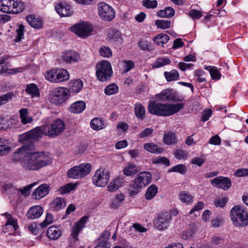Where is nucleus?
Segmentation results:
<instances>
[{
  "instance_id": "obj_1",
  "label": "nucleus",
  "mask_w": 248,
  "mask_h": 248,
  "mask_svg": "<svg viewBox=\"0 0 248 248\" xmlns=\"http://www.w3.org/2000/svg\"><path fill=\"white\" fill-rule=\"evenodd\" d=\"M19 162L27 170H38L52 163L50 157L46 153L30 151L21 153Z\"/></svg>"
},
{
  "instance_id": "obj_2",
  "label": "nucleus",
  "mask_w": 248,
  "mask_h": 248,
  "mask_svg": "<svg viewBox=\"0 0 248 248\" xmlns=\"http://www.w3.org/2000/svg\"><path fill=\"white\" fill-rule=\"evenodd\" d=\"M152 180V174L148 171H142L135 178L129 185L128 192L130 196L133 197L139 193L142 188L149 185Z\"/></svg>"
},
{
  "instance_id": "obj_3",
  "label": "nucleus",
  "mask_w": 248,
  "mask_h": 248,
  "mask_svg": "<svg viewBox=\"0 0 248 248\" xmlns=\"http://www.w3.org/2000/svg\"><path fill=\"white\" fill-rule=\"evenodd\" d=\"M230 217L236 227H245L248 225V214L244 207L234 206L230 211Z\"/></svg>"
},
{
  "instance_id": "obj_4",
  "label": "nucleus",
  "mask_w": 248,
  "mask_h": 248,
  "mask_svg": "<svg viewBox=\"0 0 248 248\" xmlns=\"http://www.w3.org/2000/svg\"><path fill=\"white\" fill-rule=\"evenodd\" d=\"M113 71L110 63L106 60L99 62L96 65V75L101 82L109 80L112 76Z\"/></svg>"
},
{
  "instance_id": "obj_5",
  "label": "nucleus",
  "mask_w": 248,
  "mask_h": 248,
  "mask_svg": "<svg viewBox=\"0 0 248 248\" xmlns=\"http://www.w3.org/2000/svg\"><path fill=\"white\" fill-rule=\"evenodd\" d=\"M91 165L90 163H82L70 169L67 175L68 178L77 179L84 177L91 171Z\"/></svg>"
},
{
  "instance_id": "obj_6",
  "label": "nucleus",
  "mask_w": 248,
  "mask_h": 248,
  "mask_svg": "<svg viewBox=\"0 0 248 248\" xmlns=\"http://www.w3.org/2000/svg\"><path fill=\"white\" fill-rule=\"evenodd\" d=\"M45 77L49 81L58 83L67 80L69 74L66 69L56 68L47 71Z\"/></svg>"
},
{
  "instance_id": "obj_7",
  "label": "nucleus",
  "mask_w": 248,
  "mask_h": 248,
  "mask_svg": "<svg viewBox=\"0 0 248 248\" xmlns=\"http://www.w3.org/2000/svg\"><path fill=\"white\" fill-rule=\"evenodd\" d=\"M172 220L170 212L165 211L158 213L154 220L155 227L159 231L168 229Z\"/></svg>"
},
{
  "instance_id": "obj_8",
  "label": "nucleus",
  "mask_w": 248,
  "mask_h": 248,
  "mask_svg": "<svg viewBox=\"0 0 248 248\" xmlns=\"http://www.w3.org/2000/svg\"><path fill=\"white\" fill-rule=\"evenodd\" d=\"M47 136L56 137L62 133L64 129V122L60 119H57L49 124L45 125Z\"/></svg>"
},
{
  "instance_id": "obj_9",
  "label": "nucleus",
  "mask_w": 248,
  "mask_h": 248,
  "mask_svg": "<svg viewBox=\"0 0 248 248\" xmlns=\"http://www.w3.org/2000/svg\"><path fill=\"white\" fill-rule=\"evenodd\" d=\"M70 30L78 36L85 38L91 35L93 31V26L85 22L74 24L71 27Z\"/></svg>"
},
{
  "instance_id": "obj_10",
  "label": "nucleus",
  "mask_w": 248,
  "mask_h": 248,
  "mask_svg": "<svg viewBox=\"0 0 248 248\" xmlns=\"http://www.w3.org/2000/svg\"><path fill=\"white\" fill-rule=\"evenodd\" d=\"M109 177L110 173L108 171L100 168L95 171L93 176V183L96 186L104 187L108 184Z\"/></svg>"
},
{
  "instance_id": "obj_11",
  "label": "nucleus",
  "mask_w": 248,
  "mask_h": 248,
  "mask_svg": "<svg viewBox=\"0 0 248 248\" xmlns=\"http://www.w3.org/2000/svg\"><path fill=\"white\" fill-rule=\"evenodd\" d=\"M98 12L100 17L103 20L110 21L115 16V12L108 4L100 2L98 4Z\"/></svg>"
},
{
  "instance_id": "obj_12",
  "label": "nucleus",
  "mask_w": 248,
  "mask_h": 248,
  "mask_svg": "<svg viewBox=\"0 0 248 248\" xmlns=\"http://www.w3.org/2000/svg\"><path fill=\"white\" fill-rule=\"evenodd\" d=\"M167 104L156 103L151 101L148 105V111L153 115L161 116H168Z\"/></svg>"
},
{
  "instance_id": "obj_13",
  "label": "nucleus",
  "mask_w": 248,
  "mask_h": 248,
  "mask_svg": "<svg viewBox=\"0 0 248 248\" xmlns=\"http://www.w3.org/2000/svg\"><path fill=\"white\" fill-rule=\"evenodd\" d=\"M69 96L68 90L64 87L56 88L52 93L50 102L55 104H61L67 100Z\"/></svg>"
},
{
  "instance_id": "obj_14",
  "label": "nucleus",
  "mask_w": 248,
  "mask_h": 248,
  "mask_svg": "<svg viewBox=\"0 0 248 248\" xmlns=\"http://www.w3.org/2000/svg\"><path fill=\"white\" fill-rule=\"evenodd\" d=\"M211 184L214 186L224 190H228L232 186L231 179L223 176H218L214 178L211 180Z\"/></svg>"
},
{
  "instance_id": "obj_15",
  "label": "nucleus",
  "mask_w": 248,
  "mask_h": 248,
  "mask_svg": "<svg viewBox=\"0 0 248 248\" xmlns=\"http://www.w3.org/2000/svg\"><path fill=\"white\" fill-rule=\"evenodd\" d=\"M30 131H28L20 136L19 141L25 142L26 143L22 146L21 148H19L17 151H16L15 153L18 152L21 154L22 152H26L27 151H30L34 149L35 145L32 141L31 137H30Z\"/></svg>"
},
{
  "instance_id": "obj_16",
  "label": "nucleus",
  "mask_w": 248,
  "mask_h": 248,
  "mask_svg": "<svg viewBox=\"0 0 248 248\" xmlns=\"http://www.w3.org/2000/svg\"><path fill=\"white\" fill-rule=\"evenodd\" d=\"M50 191L49 186L46 184L41 185L33 192L32 196L35 199H41L47 195Z\"/></svg>"
},
{
  "instance_id": "obj_17",
  "label": "nucleus",
  "mask_w": 248,
  "mask_h": 248,
  "mask_svg": "<svg viewBox=\"0 0 248 248\" xmlns=\"http://www.w3.org/2000/svg\"><path fill=\"white\" fill-rule=\"evenodd\" d=\"M110 236L109 231L105 230L98 238V244L94 248H110L108 240Z\"/></svg>"
},
{
  "instance_id": "obj_18",
  "label": "nucleus",
  "mask_w": 248,
  "mask_h": 248,
  "mask_svg": "<svg viewBox=\"0 0 248 248\" xmlns=\"http://www.w3.org/2000/svg\"><path fill=\"white\" fill-rule=\"evenodd\" d=\"M62 57L66 63H73L78 62L80 59V55L75 51L70 50L63 53Z\"/></svg>"
},
{
  "instance_id": "obj_19",
  "label": "nucleus",
  "mask_w": 248,
  "mask_h": 248,
  "mask_svg": "<svg viewBox=\"0 0 248 248\" xmlns=\"http://www.w3.org/2000/svg\"><path fill=\"white\" fill-rule=\"evenodd\" d=\"M29 131L30 137H31V140L34 141L38 140L42 138L43 135L47 136L45 125L37 126Z\"/></svg>"
},
{
  "instance_id": "obj_20",
  "label": "nucleus",
  "mask_w": 248,
  "mask_h": 248,
  "mask_svg": "<svg viewBox=\"0 0 248 248\" xmlns=\"http://www.w3.org/2000/svg\"><path fill=\"white\" fill-rule=\"evenodd\" d=\"M3 190L9 195V198L12 201L15 200L18 196V189L11 183H5L3 186Z\"/></svg>"
},
{
  "instance_id": "obj_21",
  "label": "nucleus",
  "mask_w": 248,
  "mask_h": 248,
  "mask_svg": "<svg viewBox=\"0 0 248 248\" xmlns=\"http://www.w3.org/2000/svg\"><path fill=\"white\" fill-rule=\"evenodd\" d=\"M43 208L39 205H35L31 207L26 214V216L30 219H37L43 213Z\"/></svg>"
},
{
  "instance_id": "obj_22",
  "label": "nucleus",
  "mask_w": 248,
  "mask_h": 248,
  "mask_svg": "<svg viewBox=\"0 0 248 248\" xmlns=\"http://www.w3.org/2000/svg\"><path fill=\"white\" fill-rule=\"evenodd\" d=\"M55 10L62 16H68L71 15L70 6L65 2H60L55 6Z\"/></svg>"
},
{
  "instance_id": "obj_23",
  "label": "nucleus",
  "mask_w": 248,
  "mask_h": 248,
  "mask_svg": "<svg viewBox=\"0 0 248 248\" xmlns=\"http://www.w3.org/2000/svg\"><path fill=\"white\" fill-rule=\"evenodd\" d=\"M2 215L4 216L7 219L4 226V229L6 230L8 226H11L13 228L14 232H16L19 228L17 219L16 217H13L12 215L8 213H5L2 214Z\"/></svg>"
},
{
  "instance_id": "obj_24",
  "label": "nucleus",
  "mask_w": 248,
  "mask_h": 248,
  "mask_svg": "<svg viewBox=\"0 0 248 248\" xmlns=\"http://www.w3.org/2000/svg\"><path fill=\"white\" fill-rule=\"evenodd\" d=\"M86 108V103L83 101H78L73 103L68 110L73 113L77 114L83 112Z\"/></svg>"
},
{
  "instance_id": "obj_25",
  "label": "nucleus",
  "mask_w": 248,
  "mask_h": 248,
  "mask_svg": "<svg viewBox=\"0 0 248 248\" xmlns=\"http://www.w3.org/2000/svg\"><path fill=\"white\" fill-rule=\"evenodd\" d=\"M26 20L31 27L35 29L41 28L43 26L42 19L39 17H36L34 15L27 16Z\"/></svg>"
},
{
  "instance_id": "obj_26",
  "label": "nucleus",
  "mask_w": 248,
  "mask_h": 248,
  "mask_svg": "<svg viewBox=\"0 0 248 248\" xmlns=\"http://www.w3.org/2000/svg\"><path fill=\"white\" fill-rule=\"evenodd\" d=\"M46 235L52 240L58 239L62 234L61 231L55 226H50L46 231Z\"/></svg>"
},
{
  "instance_id": "obj_27",
  "label": "nucleus",
  "mask_w": 248,
  "mask_h": 248,
  "mask_svg": "<svg viewBox=\"0 0 248 248\" xmlns=\"http://www.w3.org/2000/svg\"><path fill=\"white\" fill-rule=\"evenodd\" d=\"M66 206V202L63 198L57 197L50 203V208L53 211H58Z\"/></svg>"
},
{
  "instance_id": "obj_28",
  "label": "nucleus",
  "mask_w": 248,
  "mask_h": 248,
  "mask_svg": "<svg viewBox=\"0 0 248 248\" xmlns=\"http://www.w3.org/2000/svg\"><path fill=\"white\" fill-rule=\"evenodd\" d=\"M14 0H0V11L3 13L12 14L13 4Z\"/></svg>"
},
{
  "instance_id": "obj_29",
  "label": "nucleus",
  "mask_w": 248,
  "mask_h": 248,
  "mask_svg": "<svg viewBox=\"0 0 248 248\" xmlns=\"http://www.w3.org/2000/svg\"><path fill=\"white\" fill-rule=\"evenodd\" d=\"M139 171V167L134 163H128L124 168L123 173L126 176H132Z\"/></svg>"
},
{
  "instance_id": "obj_30",
  "label": "nucleus",
  "mask_w": 248,
  "mask_h": 248,
  "mask_svg": "<svg viewBox=\"0 0 248 248\" xmlns=\"http://www.w3.org/2000/svg\"><path fill=\"white\" fill-rule=\"evenodd\" d=\"M163 140L165 144L172 145L177 142V138L174 133L168 132L164 135Z\"/></svg>"
},
{
  "instance_id": "obj_31",
  "label": "nucleus",
  "mask_w": 248,
  "mask_h": 248,
  "mask_svg": "<svg viewBox=\"0 0 248 248\" xmlns=\"http://www.w3.org/2000/svg\"><path fill=\"white\" fill-rule=\"evenodd\" d=\"M91 127L94 130H99L106 126L105 121L100 118H94L90 122Z\"/></svg>"
},
{
  "instance_id": "obj_32",
  "label": "nucleus",
  "mask_w": 248,
  "mask_h": 248,
  "mask_svg": "<svg viewBox=\"0 0 248 248\" xmlns=\"http://www.w3.org/2000/svg\"><path fill=\"white\" fill-rule=\"evenodd\" d=\"M144 149L154 154H160L163 152V149L159 147L158 145L154 144L152 142L147 143L144 144Z\"/></svg>"
},
{
  "instance_id": "obj_33",
  "label": "nucleus",
  "mask_w": 248,
  "mask_h": 248,
  "mask_svg": "<svg viewBox=\"0 0 248 248\" xmlns=\"http://www.w3.org/2000/svg\"><path fill=\"white\" fill-rule=\"evenodd\" d=\"M157 16L163 18H171L175 15V10L170 7H167L164 10H160L157 12Z\"/></svg>"
},
{
  "instance_id": "obj_34",
  "label": "nucleus",
  "mask_w": 248,
  "mask_h": 248,
  "mask_svg": "<svg viewBox=\"0 0 248 248\" xmlns=\"http://www.w3.org/2000/svg\"><path fill=\"white\" fill-rule=\"evenodd\" d=\"M124 183L123 179L118 177L111 181L108 186V190L110 192L114 191L120 187Z\"/></svg>"
},
{
  "instance_id": "obj_35",
  "label": "nucleus",
  "mask_w": 248,
  "mask_h": 248,
  "mask_svg": "<svg viewBox=\"0 0 248 248\" xmlns=\"http://www.w3.org/2000/svg\"><path fill=\"white\" fill-rule=\"evenodd\" d=\"M168 116L172 115L183 109L185 107L184 103H178L175 104H167Z\"/></svg>"
},
{
  "instance_id": "obj_36",
  "label": "nucleus",
  "mask_w": 248,
  "mask_h": 248,
  "mask_svg": "<svg viewBox=\"0 0 248 248\" xmlns=\"http://www.w3.org/2000/svg\"><path fill=\"white\" fill-rule=\"evenodd\" d=\"M134 111L136 117L140 120H143L145 118V110L144 107L141 104L135 105Z\"/></svg>"
},
{
  "instance_id": "obj_37",
  "label": "nucleus",
  "mask_w": 248,
  "mask_h": 248,
  "mask_svg": "<svg viewBox=\"0 0 248 248\" xmlns=\"http://www.w3.org/2000/svg\"><path fill=\"white\" fill-rule=\"evenodd\" d=\"M83 85L82 81L79 79L71 81L70 83V90L73 93H78L83 88Z\"/></svg>"
},
{
  "instance_id": "obj_38",
  "label": "nucleus",
  "mask_w": 248,
  "mask_h": 248,
  "mask_svg": "<svg viewBox=\"0 0 248 248\" xmlns=\"http://www.w3.org/2000/svg\"><path fill=\"white\" fill-rule=\"evenodd\" d=\"M158 192V187L154 184L151 185L147 188L145 194V198L147 200H150L153 199Z\"/></svg>"
},
{
  "instance_id": "obj_39",
  "label": "nucleus",
  "mask_w": 248,
  "mask_h": 248,
  "mask_svg": "<svg viewBox=\"0 0 248 248\" xmlns=\"http://www.w3.org/2000/svg\"><path fill=\"white\" fill-rule=\"evenodd\" d=\"M108 37L109 40L114 43H120L122 41L121 32L116 30L110 31L108 33Z\"/></svg>"
},
{
  "instance_id": "obj_40",
  "label": "nucleus",
  "mask_w": 248,
  "mask_h": 248,
  "mask_svg": "<svg viewBox=\"0 0 248 248\" xmlns=\"http://www.w3.org/2000/svg\"><path fill=\"white\" fill-rule=\"evenodd\" d=\"M169 39V36L168 35L161 33L155 36L153 39V40L155 42V43L157 45H161L162 46H163L164 44H165L168 42Z\"/></svg>"
},
{
  "instance_id": "obj_41",
  "label": "nucleus",
  "mask_w": 248,
  "mask_h": 248,
  "mask_svg": "<svg viewBox=\"0 0 248 248\" xmlns=\"http://www.w3.org/2000/svg\"><path fill=\"white\" fill-rule=\"evenodd\" d=\"M26 92L32 97L39 96L40 93L36 85L33 83L27 85Z\"/></svg>"
},
{
  "instance_id": "obj_42",
  "label": "nucleus",
  "mask_w": 248,
  "mask_h": 248,
  "mask_svg": "<svg viewBox=\"0 0 248 248\" xmlns=\"http://www.w3.org/2000/svg\"><path fill=\"white\" fill-rule=\"evenodd\" d=\"M164 75L168 82L176 80L179 78V74L176 70H172L170 72H165Z\"/></svg>"
},
{
  "instance_id": "obj_43",
  "label": "nucleus",
  "mask_w": 248,
  "mask_h": 248,
  "mask_svg": "<svg viewBox=\"0 0 248 248\" xmlns=\"http://www.w3.org/2000/svg\"><path fill=\"white\" fill-rule=\"evenodd\" d=\"M20 117L23 124L30 123L32 121V118L28 116V111L27 108L21 109L19 111Z\"/></svg>"
},
{
  "instance_id": "obj_44",
  "label": "nucleus",
  "mask_w": 248,
  "mask_h": 248,
  "mask_svg": "<svg viewBox=\"0 0 248 248\" xmlns=\"http://www.w3.org/2000/svg\"><path fill=\"white\" fill-rule=\"evenodd\" d=\"M205 69L209 70L211 78L214 80H218L220 78L221 73L215 66H205Z\"/></svg>"
},
{
  "instance_id": "obj_45",
  "label": "nucleus",
  "mask_w": 248,
  "mask_h": 248,
  "mask_svg": "<svg viewBox=\"0 0 248 248\" xmlns=\"http://www.w3.org/2000/svg\"><path fill=\"white\" fill-rule=\"evenodd\" d=\"M76 186V184L68 183L64 186H61L58 189V191L61 194L64 195L70 192L72 190H74Z\"/></svg>"
},
{
  "instance_id": "obj_46",
  "label": "nucleus",
  "mask_w": 248,
  "mask_h": 248,
  "mask_svg": "<svg viewBox=\"0 0 248 248\" xmlns=\"http://www.w3.org/2000/svg\"><path fill=\"white\" fill-rule=\"evenodd\" d=\"M13 13L17 14L22 12L25 7V4L21 0H14L13 4Z\"/></svg>"
},
{
  "instance_id": "obj_47",
  "label": "nucleus",
  "mask_w": 248,
  "mask_h": 248,
  "mask_svg": "<svg viewBox=\"0 0 248 248\" xmlns=\"http://www.w3.org/2000/svg\"><path fill=\"white\" fill-rule=\"evenodd\" d=\"M170 62V61L169 59L165 57H161L158 58L152 65L153 68H159L164 65L169 64Z\"/></svg>"
},
{
  "instance_id": "obj_48",
  "label": "nucleus",
  "mask_w": 248,
  "mask_h": 248,
  "mask_svg": "<svg viewBox=\"0 0 248 248\" xmlns=\"http://www.w3.org/2000/svg\"><path fill=\"white\" fill-rule=\"evenodd\" d=\"M155 25L158 29H167L171 27V22L169 20H156L155 21Z\"/></svg>"
},
{
  "instance_id": "obj_49",
  "label": "nucleus",
  "mask_w": 248,
  "mask_h": 248,
  "mask_svg": "<svg viewBox=\"0 0 248 248\" xmlns=\"http://www.w3.org/2000/svg\"><path fill=\"white\" fill-rule=\"evenodd\" d=\"M170 91V89H168L162 90L160 93L156 94V98L162 102L169 101Z\"/></svg>"
},
{
  "instance_id": "obj_50",
  "label": "nucleus",
  "mask_w": 248,
  "mask_h": 248,
  "mask_svg": "<svg viewBox=\"0 0 248 248\" xmlns=\"http://www.w3.org/2000/svg\"><path fill=\"white\" fill-rule=\"evenodd\" d=\"M169 172H176L181 174H184L186 172L185 166L183 164H178L171 168L168 171Z\"/></svg>"
},
{
  "instance_id": "obj_51",
  "label": "nucleus",
  "mask_w": 248,
  "mask_h": 248,
  "mask_svg": "<svg viewBox=\"0 0 248 248\" xmlns=\"http://www.w3.org/2000/svg\"><path fill=\"white\" fill-rule=\"evenodd\" d=\"M15 96L14 93L8 92L0 96V106L6 104Z\"/></svg>"
},
{
  "instance_id": "obj_52",
  "label": "nucleus",
  "mask_w": 248,
  "mask_h": 248,
  "mask_svg": "<svg viewBox=\"0 0 248 248\" xmlns=\"http://www.w3.org/2000/svg\"><path fill=\"white\" fill-rule=\"evenodd\" d=\"M184 99V97L179 95L176 92H172L170 90L169 101L173 102H181Z\"/></svg>"
},
{
  "instance_id": "obj_53",
  "label": "nucleus",
  "mask_w": 248,
  "mask_h": 248,
  "mask_svg": "<svg viewBox=\"0 0 248 248\" xmlns=\"http://www.w3.org/2000/svg\"><path fill=\"white\" fill-rule=\"evenodd\" d=\"M118 91V87L114 83L108 85L105 89V93L108 95L116 93Z\"/></svg>"
},
{
  "instance_id": "obj_54",
  "label": "nucleus",
  "mask_w": 248,
  "mask_h": 248,
  "mask_svg": "<svg viewBox=\"0 0 248 248\" xmlns=\"http://www.w3.org/2000/svg\"><path fill=\"white\" fill-rule=\"evenodd\" d=\"M139 47L143 51H151L152 48L150 43L147 40H140L138 44Z\"/></svg>"
},
{
  "instance_id": "obj_55",
  "label": "nucleus",
  "mask_w": 248,
  "mask_h": 248,
  "mask_svg": "<svg viewBox=\"0 0 248 248\" xmlns=\"http://www.w3.org/2000/svg\"><path fill=\"white\" fill-rule=\"evenodd\" d=\"M99 53L103 57L109 58L112 56V51L106 46H102L99 50Z\"/></svg>"
},
{
  "instance_id": "obj_56",
  "label": "nucleus",
  "mask_w": 248,
  "mask_h": 248,
  "mask_svg": "<svg viewBox=\"0 0 248 248\" xmlns=\"http://www.w3.org/2000/svg\"><path fill=\"white\" fill-rule=\"evenodd\" d=\"M53 220V216L50 213H47L45 219L39 224V226L42 228H45L49 224L52 223Z\"/></svg>"
},
{
  "instance_id": "obj_57",
  "label": "nucleus",
  "mask_w": 248,
  "mask_h": 248,
  "mask_svg": "<svg viewBox=\"0 0 248 248\" xmlns=\"http://www.w3.org/2000/svg\"><path fill=\"white\" fill-rule=\"evenodd\" d=\"M36 185L35 183L31 184L26 186H24L23 188L18 189L19 192L20 194L25 196L27 197L29 196L31 193V188Z\"/></svg>"
},
{
  "instance_id": "obj_58",
  "label": "nucleus",
  "mask_w": 248,
  "mask_h": 248,
  "mask_svg": "<svg viewBox=\"0 0 248 248\" xmlns=\"http://www.w3.org/2000/svg\"><path fill=\"white\" fill-rule=\"evenodd\" d=\"M180 200L183 202L189 203L192 201L193 197L188 192L183 191L180 194Z\"/></svg>"
},
{
  "instance_id": "obj_59",
  "label": "nucleus",
  "mask_w": 248,
  "mask_h": 248,
  "mask_svg": "<svg viewBox=\"0 0 248 248\" xmlns=\"http://www.w3.org/2000/svg\"><path fill=\"white\" fill-rule=\"evenodd\" d=\"M142 5L147 8L154 9L157 6V1L156 0H143Z\"/></svg>"
},
{
  "instance_id": "obj_60",
  "label": "nucleus",
  "mask_w": 248,
  "mask_h": 248,
  "mask_svg": "<svg viewBox=\"0 0 248 248\" xmlns=\"http://www.w3.org/2000/svg\"><path fill=\"white\" fill-rule=\"evenodd\" d=\"M228 202L227 199L225 197L218 198L215 200L214 205L216 207H224Z\"/></svg>"
},
{
  "instance_id": "obj_61",
  "label": "nucleus",
  "mask_w": 248,
  "mask_h": 248,
  "mask_svg": "<svg viewBox=\"0 0 248 248\" xmlns=\"http://www.w3.org/2000/svg\"><path fill=\"white\" fill-rule=\"evenodd\" d=\"M24 26L20 24L16 30L17 35L14 40L16 42H19L22 39L24 35Z\"/></svg>"
},
{
  "instance_id": "obj_62",
  "label": "nucleus",
  "mask_w": 248,
  "mask_h": 248,
  "mask_svg": "<svg viewBox=\"0 0 248 248\" xmlns=\"http://www.w3.org/2000/svg\"><path fill=\"white\" fill-rule=\"evenodd\" d=\"M188 15L194 20L199 19L202 16L201 11L195 9L190 10L188 12Z\"/></svg>"
},
{
  "instance_id": "obj_63",
  "label": "nucleus",
  "mask_w": 248,
  "mask_h": 248,
  "mask_svg": "<svg viewBox=\"0 0 248 248\" xmlns=\"http://www.w3.org/2000/svg\"><path fill=\"white\" fill-rule=\"evenodd\" d=\"M204 75V72L201 69L197 70L194 72V76L197 77V80L199 83L205 81V78L202 76Z\"/></svg>"
},
{
  "instance_id": "obj_64",
  "label": "nucleus",
  "mask_w": 248,
  "mask_h": 248,
  "mask_svg": "<svg viewBox=\"0 0 248 248\" xmlns=\"http://www.w3.org/2000/svg\"><path fill=\"white\" fill-rule=\"evenodd\" d=\"M236 177H245L248 176V169L240 168L237 169L234 172Z\"/></svg>"
}]
</instances>
